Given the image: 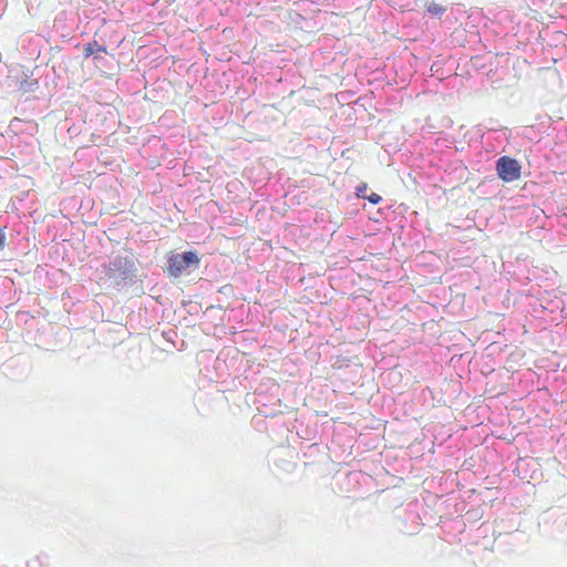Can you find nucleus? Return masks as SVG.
I'll return each instance as SVG.
<instances>
[{
    "mask_svg": "<svg viewBox=\"0 0 567 567\" xmlns=\"http://www.w3.org/2000/svg\"><path fill=\"white\" fill-rule=\"evenodd\" d=\"M19 202H20V207H21V208H24V206H23V204H22V203H23V199H22V198H19Z\"/></svg>",
    "mask_w": 567,
    "mask_h": 567,
    "instance_id": "13",
    "label": "nucleus"
},
{
    "mask_svg": "<svg viewBox=\"0 0 567 567\" xmlns=\"http://www.w3.org/2000/svg\"><path fill=\"white\" fill-rule=\"evenodd\" d=\"M497 176L505 183H511L520 177L522 166L519 162L509 156H501L495 163Z\"/></svg>",
    "mask_w": 567,
    "mask_h": 567,
    "instance_id": "4",
    "label": "nucleus"
},
{
    "mask_svg": "<svg viewBox=\"0 0 567 567\" xmlns=\"http://www.w3.org/2000/svg\"><path fill=\"white\" fill-rule=\"evenodd\" d=\"M102 272L111 285L121 290L126 286H133L137 281V267L133 258L116 255L101 265Z\"/></svg>",
    "mask_w": 567,
    "mask_h": 567,
    "instance_id": "1",
    "label": "nucleus"
},
{
    "mask_svg": "<svg viewBox=\"0 0 567 567\" xmlns=\"http://www.w3.org/2000/svg\"><path fill=\"white\" fill-rule=\"evenodd\" d=\"M163 336L166 340L171 341L172 340V336H176V332L174 330H169V331H165L163 332Z\"/></svg>",
    "mask_w": 567,
    "mask_h": 567,
    "instance_id": "10",
    "label": "nucleus"
},
{
    "mask_svg": "<svg viewBox=\"0 0 567 567\" xmlns=\"http://www.w3.org/2000/svg\"><path fill=\"white\" fill-rule=\"evenodd\" d=\"M365 199L369 200V203H371L373 205H378L383 200L382 196H380L377 193H371L370 195H368L365 197Z\"/></svg>",
    "mask_w": 567,
    "mask_h": 567,
    "instance_id": "8",
    "label": "nucleus"
},
{
    "mask_svg": "<svg viewBox=\"0 0 567 567\" xmlns=\"http://www.w3.org/2000/svg\"><path fill=\"white\" fill-rule=\"evenodd\" d=\"M378 213H379L380 215H383V214H384V208H379V209H378Z\"/></svg>",
    "mask_w": 567,
    "mask_h": 567,
    "instance_id": "12",
    "label": "nucleus"
},
{
    "mask_svg": "<svg viewBox=\"0 0 567 567\" xmlns=\"http://www.w3.org/2000/svg\"><path fill=\"white\" fill-rule=\"evenodd\" d=\"M271 385L275 386L276 389L279 388V385L277 383H275V382H272Z\"/></svg>",
    "mask_w": 567,
    "mask_h": 567,
    "instance_id": "14",
    "label": "nucleus"
},
{
    "mask_svg": "<svg viewBox=\"0 0 567 567\" xmlns=\"http://www.w3.org/2000/svg\"><path fill=\"white\" fill-rule=\"evenodd\" d=\"M446 10H447L446 7L435 3V2H432L426 7V12L430 16L436 17L439 19L446 12Z\"/></svg>",
    "mask_w": 567,
    "mask_h": 567,
    "instance_id": "6",
    "label": "nucleus"
},
{
    "mask_svg": "<svg viewBox=\"0 0 567 567\" xmlns=\"http://www.w3.org/2000/svg\"><path fill=\"white\" fill-rule=\"evenodd\" d=\"M6 233L4 229L0 228V249L4 247L6 245Z\"/></svg>",
    "mask_w": 567,
    "mask_h": 567,
    "instance_id": "9",
    "label": "nucleus"
},
{
    "mask_svg": "<svg viewBox=\"0 0 567 567\" xmlns=\"http://www.w3.org/2000/svg\"><path fill=\"white\" fill-rule=\"evenodd\" d=\"M99 53H107V48L104 44H99L97 41L93 40L83 45V55L85 59L93 56L94 60L101 59Z\"/></svg>",
    "mask_w": 567,
    "mask_h": 567,
    "instance_id": "5",
    "label": "nucleus"
},
{
    "mask_svg": "<svg viewBox=\"0 0 567 567\" xmlns=\"http://www.w3.org/2000/svg\"><path fill=\"white\" fill-rule=\"evenodd\" d=\"M367 189H368V184L367 183H360L357 187H355V196L358 198H364L368 196L367 195Z\"/></svg>",
    "mask_w": 567,
    "mask_h": 567,
    "instance_id": "7",
    "label": "nucleus"
},
{
    "mask_svg": "<svg viewBox=\"0 0 567 567\" xmlns=\"http://www.w3.org/2000/svg\"><path fill=\"white\" fill-rule=\"evenodd\" d=\"M564 299L558 296L551 298L549 293H546L533 305V311L547 321L557 320L558 315L560 318H564Z\"/></svg>",
    "mask_w": 567,
    "mask_h": 567,
    "instance_id": "3",
    "label": "nucleus"
},
{
    "mask_svg": "<svg viewBox=\"0 0 567 567\" xmlns=\"http://www.w3.org/2000/svg\"><path fill=\"white\" fill-rule=\"evenodd\" d=\"M502 132V135L504 136L505 140H507V134H506V130L504 131H501Z\"/></svg>",
    "mask_w": 567,
    "mask_h": 567,
    "instance_id": "11",
    "label": "nucleus"
},
{
    "mask_svg": "<svg viewBox=\"0 0 567 567\" xmlns=\"http://www.w3.org/2000/svg\"><path fill=\"white\" fill-rule=\"evenodd\" d=\"M166 271L169 277L179 278L200 267V257L196 250L183 252L171 251L167 256Z\"/></svg>",
    "mask_w": 567,
    "mask_h": 567,
    "instance_id": "2",
    "label": "nucleus"
}]
</instances>
